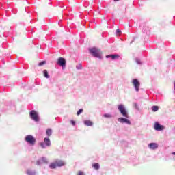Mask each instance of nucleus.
Wrapping results in <instances>:
<instances>
[{"instance_id":"nucleus-1","label":"nucleus","mask_w":175,"mask_h":175,"mask_svg":"<svg viewBox=\"0 0 175 175\" xmlns=\"http://www.w3.org/2000/svg\"><path fill=\"white\" fill-rule=\"evenodd\" d=\"M66 163L60 159H56L55 161L52 162L49 165V169H57V167H62V166H65Z\"/></svg>"},{"instance_id":"nucleus-2","label":"nucleus","mask_w":175,"mask_h":175,"mask_svg":"<svg viewBox=\"0 0 175 175\" xmlns=\"http://www.w3.org/2000/svg\"><path fill=\"white\" fill-rule=\"evenodd\" d=\"M89 52L90 53L91 55L95 58H99V59L102 58V51L98 48H90L89 49Z\"/></svg>"},{"instance_id":"nucleus-3","label":"nucleus","mask_w":175,"mask_h":175,"mask_svg":"<svg viewBox=\"0 0 175 175\" xmlns=\"http://www.w3.org/2000/svg\"><path fill=\"white\" fill-rule=\"evenodd\" d=\"M118 109L123 117H125V118H129V114L128 113V111L126 110V108H125V106L124 105H119L118 106Z\"/></svg>"},{"instance_id":"nucleus-4","label":"nucleus","mask_w":175,"mask_h":175,"mask_svg":"<svg viewBox=\"0 0 175 175\" xmlns=\"http://www.w3.org/2000/svg\"><path fill=\"white\" fill-rule=\"evenodd\" d=\"M29 117L33 121H35V122H39V121H40L39 113L35 110H32L29 112Z\"/></svg>"},{"instance_id":"nucleus-5","label":"nucleus","mask_w":175,"mask_h":175,"mask_svg":"<svg viewBox=\"0 0 175 175\" xmlns=\"http://www.w3.org/2000/svg\"><path fill=\"white\" fill-rule=\"evenodd\" d=\"M25 141L26 143H28V144H30V146H35V144L36 143V138L31 135H27L25 137Z\"/></svg>"},{"instance_id":"nucleus-6","label":"nucleus","mask_w":175,"mask_h":175,"mask_svg":"<svg viewBox=\"0 0 175 175\" xmlns=\"http://www.w3.org/2000/svg\"><path fill=\"white\" fill-rule=\"evenodd\" d=\"M40 146L41 148L43 149H46L47 147H50L51 146V141H50V138L45 137L44 139V142L40 143Z\"/></svg>"},{"instance_id":"nucleus-7","label":"nucleus","mask_w":175,"mask_h":175,"mask_svg":"<svg viewBox=\"0 0 175 175\" xmlns=\"http://www.w3.org/2000/svg\"><path fill=\"white\" fill-rule=\"evenodd\" d=\"M136 92L140 91V81L137 79H133L131 81Z\"/></svg>"},{"instance_id":"nucleus-8","label":"nucleus","mask_w":175,"mask_h":175,"mask_svg":"<svg viewBox=\"0 0 175 175\" xmlns=\"http://www.w3.org/2000/svg\"><path fill=\"white\" fill-rule=\"evenodd\" d=\"M128 118H129L120 117L118 118V122H120V124H126V125H131L132 123L131 122V120H129Z\"/></svg>"},{"instance_id":"nucleus-9","label":"nucleus","mask_w":175,"mask_h":175,"mask_svg":"<svg viewBox=\"0 0 175 175\" xmlns=\"http://www.w3.org/2000/svg\"><path fill=\"white\" fill-rule=\"evenodd\" d=\"M57 64L59 66H62V69H64L65 66H66V60L64 57H59Z\"/></svg>"},{"instance_id":"nucleus-10","label":"nucleus","mask_w":175,"mask_h":175,"mask_svg":"<svg viewBox=\"0 0 175 175\" xmlns=\"http://www.w3.org/2000/svg\"><path fill=\"white\" fill-rule=\"evenodd\" d=\"M154 131H157V132L165 131V126L161 125L159 122H155L154 124Z\"/></svg>"},{"instance_id":"nucleus-11","label":"nucleus","mask_w":175,"mask_h":175,"mask_svg":"<svg viewBox=\"0 0 175 175\" xmlns=\"http://www.w3.org/2000/svg\"><path fill=\"white\" fill-rule=\"evenodd\" d=\"M148 147L150 148V150H157V148L159 147V145L155 142H151L148 144Z\"/></svg>"},{"instance_id":"nucleus-12","label":"nucleus","mask_w":175,"mask_h":175,"mask_svg":"<svg viewBox=\"0 0 175 175\" xmlns=\"http://www.w3.org/2000/svg\"><path fill=\"white\" fill-rule=\"evenodd\" d=\"M26 174L27 175H36V170L29 168L26 170Z\"/></svg>"},{"instance_id":"nucleus-13","label":"nucleus","mask_w":175,"mask_h":175,"mask_svg":"<svg viewBox=\"0 0 175 175\" xmlns=\"http://www.w3.org/2000/svg\"><path fill=\"white\" fill-rule=\"evenodd\" d=\"M142 31L144 33H147L148 31H150V27L147 25H141Z\"/></svg>"},{"instance_id":"nucleus-14","label":"nucleus","mask_w":175,"mask_h":175,"mask_svg":"<svg viewBox=\"0 0 175 175\" xmlns=\"http://www.w3.org/2000/svg\"><path fill=\"white\" fill-rule=\"evenodd\" d=\"M106 58H111V59L114 60L120 58V55L117 54L108 55H106Z\"/></svg>"},{"instance_id":"nucleus-15","label":"nucleus","mask_w":175,"mask_h":175,"mask_svg":"<svg viewBox=\"0 0 175 175\" xmlns=\"http://www.w3.org/2000/svg\"><path fill=\"white\" fill-rule=\"evenodd\" d=\"M83 123L85 126H92L94 125V122L90 120H85Z\"/></svg>"},{"instance_id":"nucleus-16","label":"nucleus","mask_w":175,"mask_h":175,"mask_svg":"<svg viewBox=\"0 0 175 175\" xmlns=\"http://www.w3.org/2000/svg\"><path fill=\"white\" fill-rule=\"evenodd\" d=\"M92 166L96 170H99V169H100V165L98 163H95L92 164Z\"/></svg>"},{"instance_id":"nucleus-17","label":"nucleus","mask_w":175,"mask_h":175,"mask_svg":"<svg viewBox=\"0 0 175 175\" xmlns=\"http://www.w3.org/2000/svg\"><path fill=\"white\" fill-rule=\"evenodd\" d=\"M43 76L46 79H50V75H49V72L47 71V70H43Z\"/></svg>"},{"instance_id":"nucleus-18","label":"nucleus","mask_w":175,"mask_h":175,"mask_svg":"<svg viewBox=\"0 0 175 175\" xmlns=\"http://www.w3.org/2000/svg\"><path fill=\"white\" fill-rule=\"evenodd\" d=\"M46 136L50 137V136H51V135H53V130L51 129H48L46 131Z\"/></svg>"},{"instance_id":"nucleus-19","label":"nucleus","mask_w":175,"mask_h":175,"mask_svg":"<svg viewBox=\"0 0 175 175\" xmlns=\"http://www.w3.org/2000/svg\"><path fill=\"white\" fill-rule=\"evenodd\" d=\"M103 117L104 118H113L114 116L111 113H105L103 114Z\"/></svg>"},{"instance_id":"nucleus-20","label":"nucleus","mask_w":175,"mask_h":175,"mask_svg":"<svg viewBox=\"0 0 175 175\" xmlns=\"http://www.w3.org/2000/svg\"><path fill=\"white\" fill-rule=\"evenodd\" d=\"M41 161H42V163H45L46 165H47L49 163V159H47V158H46V157H42Z\"/></svg>"},{"instance_id":"nucleus-21","label":"nucleus","mask_w":175,"mask_h":175,"mask_svg":"<svg viewBox=\"0 0 175 175\" xmlns=\"http://www.w3.org/2000/svg\"><path fill=\"white\" fill-rule=\"evenodd\" d=\"M152 111H158V110H159V107L157 106V105H153L152 107Z\"/></svg>"},{"instance_id":"nucleus-22","label":"nucleus","mask_w":175,"mask_h":175,"mask_svg":"<svg viewBox=\"0 0 175 175\" xmlns=\"http://www.w3.org/2000/svg\"><path fill=\"white\" fill-rule=\"evenodd\" d=\"M135 62H136V64H137L138 65H142V61H141L140 59H139V58H136V59H135Z\"/></svg>"},{"instance_id":"nucleus-23","label":"nucleus","mask_w":175,"mask_h":175,"mask_svg":"<svg viewBox=\"0 0 175 175\" xmlns=\"http://www.w3.org/2000/svg\"><path fill=\"white\" fill-rule=\"evenodd\" d=\"M42 163H43V161H42V159H38L36 162V165H38V166H40Z\"/></svg>"},{"instance_id":"nucleus-24","label":"nucleus","mask_w":175,"mask_h":175,"mask_svg":"<svg viewBox=\"0 0 175 175\" xmlns=\"http://www.w3.org/2000/svg\"><path fill=\"white\" fill-rule=\"evenodd\" d=\"M76 69L77 70L83 69V66H81V64H78L76 66Z\"/></svg>"},{"instance_id":"nucleus-25","label":"nucleus","mask_w":175,"mask_h":175,"mask_svg":"<svg viewBox=\"0 0 175 175\" xmlns=\"http://www.w3.org/2000/svg\"><path fill=\"white\" fill-rule=\"evenodd\" d=\"M46 61H42L38 64V66H43V65H45Z\"/></svg>"},{"instance_id":"nucleus-26","label":"nucleus","mask_w":175,"mask_h":175,"mask_svg":"<svg viewBox=\"0 0 175 175\" xmlns=\"http://www.w3.org/2000/svg\"><path fill=\"white\" fill-rule=\"evenodd\" d=\"M83 113V109H80L77 112V116H80Z\"/></svg>"},{"instance_id":"nucleus-27","label":"nucleus","mask_w":175,"mask_h":175,"mask_svg":"<svg viewBox=\"0 0 175 175\" xmlns=\"http://www.w3.org/2000/svg\"><path fill=\"white\" fill-rule=\"evenodd\" d=\"M116 35H120L121 33V30L119 29H116Z\"/></svg>"},{"instance_id":"nucleus-28","label":"nucleus","mask_w":175,"mask_h":175,"mask_svg":"<svg viewBox=\"0 0 175 175\" xmlns=\"http://www.w3.org/2000/svg\"><path fill=\"white\" fill-rule=\"evenodd\" d=\"M77 175H85L83 171H79Z\"/></svg>"},{"instance_id":"nucleus-29","label":"nucleus","mask_w":175,"mask_h":175,"mask_svg":"<svg viewBox=\"0 0 175 175\" xmlns=\"http://www.w3.org/2000/svg\"><path fill=\"white\" fill-rule=\"evenodd\" d=\"M70 122H71V124H72L73 126H76V122H75V120H71Z\"/></svg>"},{"instance_id":"nucleus-30","label":"nucleus","mask_w":175,"mask_h":175,"mask_svg":"<svg viewBox=\"0 0 175 175\" xmlns=\"http://www.w3.org/2000/svg\"><path fill=\"white\" fill-rule=\"evenodd\" d=\"M172 155H175V152H172Z\"/></svg>"},{"instance_id":"nucleus-31","label":"nucleus","mask_w":175,"mask_h":175,"mask_svg":"<svg viewBox=\"0 0 175 175\" xmlns=\"http://www.w3.org/2000/svg\"><path fill=\"white\" fill-rule=\"evenodd\" d=\"M117 1H120V0H114V2H117Z\"/></svg>"},{"instance_id":"nucleus-32","label":"nucleus","mask_w":175,"mask_h":175,"mask_svg":"<svg viewBox=\"0 0 175 175\" xmlns=\"http://www.w3.org/2000/svg\"><path fill=\"white\" fill-rule=\"evenodd\" d=\"M135 106H137V103H135Z\"/></svg>"}]
</instances>
